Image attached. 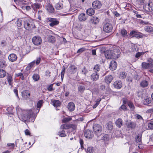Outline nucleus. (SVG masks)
I'll use <instances>...</instances> for the list:
<instances>
[{"instance_id":"f257e3e1","label":"nucleus","mask_w":153,"mask_h":153,"mask_svg":"<svg viewBox=\"0 0 153 153\" xmlns=\"http://www.w3.org/2000/svg\"><path fill=\"white\" fill-rule=\"evenodd\" d=\"M120 50L117 48H113L106 51L105 53L106 58L108 59H117L120 56Z\"/></svg>"},{"instance_id":"f03ea898","label":"nucleus","mask_w":153,"mask_h":153,"mask_svg":"<svg viewBox=\"0 0 153 153\" xmlns=\"http://www.w3.org/2000/svg\"><path fill=\"white\" fill-rule=\"evenodd\" d=\"M23 25L24 28L28 31L36 28L33 20L31 18H25L23 20Z\"/></svg>"},{"instance_id":"7ed1b4c3","label":"nucleus","mask_w":153,"mask_h":153,"mask_svg":"<svg viewBox=\"0 0 153 153\" xmlns=\"http://www.w3.org/2000/svg\"><path fill=\"white\" fill-rule=\"evenodd\" d=\"M93 129L95 134L97 137H98L101 135L102 128L101 125L95 124L93 126Z\"/></svg>"},{"instance_id":"20e7f679","label":"nucleus","mask_w":153,"mask_h":153,"mask_svg":"<svg viewBox=\"0 0 153 153\" xmlns=\"http://www.w3.org/2000/svg\"><path fill=\"white\" fill-rule=\"evenodd\" d=\"M92 7L96 10H98L101 8L102 6V2L99 0H95L92 3Z\"/></svg>"},{"instance_id":"39448f33","label":"nucleus","mask_w":153,"mask_h":153,"mask_svg":"<svg viewBox=\"0 0 153 153\" xmlns=\"http://www.w3.org/2000/svg\"><path fill=\"white\" fill-rule=\"evenodd\" d=\"M33 43L35 45H39L42 43V39L39 36H36L33 37L32 39Z\"/></svg>"},{"instance_id":"423d86ee","label":"nucleus","mask_w":153,"mask_h":153,"mask_svg":"<svg viewBox=\"0 0 153 153\" xmlns=\"http://www.w3.org/2000/svg\"><path fill=\"white\" fill-rule=\"evenodd\" d=\"M113 27L111 24L110 23H106L105 24L103 27L104 31L107 33H109L112 31Z\"/></svg>"},{"instance_id":"0eeeda50","label":"nucleus","mask_w":153,"mask_h":153,"mask_svg":"<svg viewBox=\"0 0 153 153\" xmlns=\"http://www.w3.org/2000/svg\"><path fill=\"white\" fill-rule=\"evenodd\" d=\"M48 22H50L49 25L51 27L57 25L59 23V22L56 18L49 17L47 19Z\"/></svg>"},{"instance_id":"6e6552de","label":"nucleus","mask_w":153,"mask_h":153,"mask_svg":"<svg viewBox=\"0 0 153 153\" xmlns=\"http://www.w3.org/2000/svg\"><path fill=\"white\" fill-rule=\"evenodd\" d=\"M32 114L30 113L27 114H22L20 117V119L22 121L26 122L29 121V119L31 117Z\"/></svg>"},{"instance_id":"1a4fd4ad","label":"nucleus","mask_w":153,"mask_h":153,"mask_svg":"<svg viewBox=\"0 0 153 153\" xmlns=\"http://www.w3.org/2000/svg\"><path fill=\"white\" fill-rule=\"evenodd\" d=\"M84 135L85 137L89 139H91L94 137L93 131L89 129H86L84 132Z\"/></svg>"},{"instance_id":"9d476101","label":"nucleus","mask_w":153,"mask_h":153,"mask_svg":"<svg viewBox=\"0 0 153 153\" xmlns=\"http://www.w3.org/2000/svg\"><path fill=\"white\" fill-rule=\"evenodd\" d=\"M141 66L142 69H148L153 68V64L148 62H143L142 63Z\"/></svg>"},{"instance_id":"9b49d317","label":"nucleus","mask_w":153,"mask_h":153,"mask_svg":"<svg viewBox=\"0 0 153 153\" xmlns=\"http://www.w3.org/2000/svg\"><path fill=\"white\" fill-rule=\"evenodd\" d=\"M77 70V67L75 65L71 64L69 68L68 71L69 74H75Z\"/></svg>"},{"instance_id":"f8f14e48","label":"nucleus","mask_w":153,"mask_h":153,"mask_svg":"<svg viewBox=\"0 0 153 153\" xmlns=\"http://www.w3.org/2000/svg\"><path fill=\"white\" fill-rule=\"evenodd\" d=\"M146 10L148 12L153 11V3L152 2H149L147 5H145L144 6Z\"/></svg>"},{"instance_id":"ddd939ff","label":"nucleus","mask_w":153,"mask_h":153,"mask_svg":"<svg viewBox=\"0 0 153 153\" xmlns=\"http://www.w3.org/2000/svg\"><path fill=\"white\" fill-rule=\"evenodd\" d=\"M30 95V94L29 91L27 90H24L22 92V97L25 99H29Z\"/></svg>"},{"instance_id":"4468645a","label":"nucleus","mask_w":153,"mask_h":153,"mask_svg":"<svg viewBox=\"0 0 153 153\" xmlns=\"http://www.w3.org/2000/svg\"><path fill=\"white\" fill-rule=\"evenodd\" d=\"M113 85L115 88L120 89L122 87L123 84L121 81L117 80L114 82Z\"/></svg>"},{"instance_id":"2eb2a0df","label":"nucleus","mask_w":153,"mask_h":153,"mask_svg":"<svg viewBox=\"0 0 153 153\" xmlns=\"http://www.w3.org/2000/svg\"><path fill=\"white\" fill-rule=\"evenodd\" d=\"M117 67V64L116 61L114 60L111 61L109 65V68L112 71L116 69Z\"/></svg>"},{"instance_id":"dca6fc26","label":"nucleus","mask_w":153,"mask_h":153,"mask_svg":"<svg viewBox=\"0 0 153 153\" xmlns=\"http://www.w3.org/2000/svg\"><path fill=\"white\" fill-rule=\"evenodd\" d=\"M8 58L10 61L14 62L17 60V56L16 54L12 53L9 55L8 56Z\"/></svg>"},{"instance_id":"f3484780","label":"nucleus","mask_w":153,"mask_h":153,"mask_svg":"<svg viewBox=\"0 0 153 153\" xmlns=\"http://www.w3.org/2000/svg\"><path fill=\"white\" fill-rule=\"evenodd\" d=\"M127 128L131 129H134L136 126V124L135 122L131 121L129 122L126 124Z\"/></svg>"},{"instance_id":"a211bd4d","label":"nucleus","mask_w":153,"mask_h":153,"mask_svg":"<svg viewBox=\"0 0 153 153\" xmlns=\"http://www.w3.org/2000/svg\"><path fill=\"white\" fill-rule=\"evenodd\" d=\"M46 8L48 11L50 13H53L54 12V9L51 4H48L46 6Z\"/></svg>"},{"instance_id":"6ab92c4d","label":"nucleus","mask_w":153,"mask_h":153,"mask_svg":"<svg viewBox=\"0 0 153 153\" xmlns=\"http://www.w3.org/2000/svg\"><path fill=\"white\" fill-rule=\"evenodd\" d=\"M113 79V77L111 75H108L106 76L104 79L105 82L108 84L109 85Z\"/></svg>"},{"instance_id":"aec40b11","label":"nucleus","mask_w":153,"mask_h":153,"mask_svg":"<svg viewBox=\"0 0 153 153\" xmlns=\"http://www.w3.org/2000/svg\"><path fill=\"white\" fill-rule=\"evenodd\" d=\"M152 100L149 97L145 96L143 100V104L145 105H148L151 102Z\"/></svg>"},{"instance_id":"412c9836","label":"nucleus","mask_w":153,"mask_h":153,"mask_svg":"<svg viewBox=\"0 0 153 153\" xmlns=\"http://www.w3.org/2000/svg\"><path fill=\"white\" fill-rule=\"evenodd\" d=\"M90 78L92 81H96L99 78V75L98 73H93L91 75Z\"/></svg>"},{"instance_id":"4be33fe9","label":"nucleus","mask_w":153,"mask_h":153,"mask_svg":"<svg viewBox=\"0 0 153 153\" xmlns=\"http://www.w3.org/2000/svg\"><path fill=\"white\" fill-rule=\"evenodd\" d=\"M100 21V19L97 17L93 16L91 19V23L93 25H96Z\"/></svg>"},{"instance_id":"5701e85b","label":"nucleus","mask_w":153,"mask_h":153,"mask_svg":"<svg viewBox=\"0 0 153 153\" xmlns=\"http://www.w3.org/2000/svg\"><path fill=\"white\" fill-rule=\"evenodd\" d=\"M75 106L74 104L72 102H69L68 105V108L69 110L70 111H72L75 109Z\"/></svg>"},{"instance_id":"b1692460","label":"nucleus","mask_w":153,"mask_h":153,"mask_svg":"<svg viewBox=\"0 0 153 153\" xmlns=\"http://www.w3.org/2000/svg\"><path fill=\"white\" fill-rule=\"evenodd\" d=\"M115 124L116 126L120 128L121 127L123 124V121L121 118H119L117 119Z\"/></svg>"},{"instance_id":"393cba45","label":"nucleus","mask_w":153,"mask_h":153,"mask_svg":"<svg viewBox=\"0 0 153 153\" xmlns=\"http://www.w3.org/2000/svg\"><path fill=\"white\" fill-rule=\"evenodd\" d=\"M120 33L121 36L123 37L126 38L128 36L127 30L124 29H122L120 30Z\"/></svg>"},{"instance_id":"a878e982","label":"nucleus","mask_w":153,"mask_h":153,"mask_svg":"<svg viewBox=\"0 0 153 153\" xmlns=\"http://www.w3.org/2000/svg\"><path fill=\"white\" fill-rule=\"evenodd\" d=\"M95 9L94 8H89L86 10L87 14L89 16L93 15L95 13Z\"/></svg>"},{"instance_id":"bb28decb","label":"nucleus","mask_w":153,"mask_h":153,"mask_svg":"<svg viewBox=\"0 0 153 153\" xmlns=\"http://www.w3.org/2000/svg\"><path fill=\"white\" fill-rule=\"evenodd\" d=\"M7 80L8 82L9 85L12 86L13 80V78L10 74H8L7 76Z\"/></svg>"},{"instance_id":"cd10ccee","label":"nucleus","mask_w":153,"mask_h":153,"mask_svg":"<svg viewBox=\"0 0 153 153\" xmlns=\"http://www.w3.org/2000/svg\"><path fill=\"white\" fill-rule=\"evenodd\" d=\"M31 7L34 11H37L38 9H39L42 7V5L40 4L39 3H34L31 5Z\"/></svg>"},{"instance_id":"c85d7f7f","label":"nucleus","mask_w":153,"mask_h":153,"mask_svg":"<svg viewBox=\"0 0 153 153\" xmlns=\"http://www.w3.org/2000/svg\"><path fill=\"white\" fill-rule=\"evenodd\" d=\"M100 65L99 64H97L94 66L93 71L94 72L97 73L100 71Z\"/></svg>"},{"instance_id":"c756f323","label":"nucleus","mask_w":153,"mask_h":153,"mask_svg":"<svg viewBox=\"0 0 153 153\" xmlns=\"http://www.w3.org/2000/svg\"><path fill=\"white\" fill-rule=\"evenodd\" d=\"M7 65L6 62L5 60L2 59H0V68H4Z\"/></svg>"},{"instance_id":"7c9ffc66","label":"nucleus","mask_w":153,"mask_h":153,"mask_svg":"<svg viewBox=\"0 0 153 153\" xmlns=\"http://www.w3.org/2000/svg\"><path fill=\"white\" fill-rule=\"evenodd\" d=\"M129 35L132 37H135L137 38L140 36V35L138 34L134 30L131 31L129 33Z\"/></svg>"},{"instance_id":"2f4dec72","label":"nucleus","mask_w":153,"mask_h":153,"mask_svg":"<svg viewBox=\"0 0 153 153\" xmlns=\"http://www.w3.org/2000/svg\"><path fill=\"white\" fill-rule=\"evenodd\" d=\"M78 19L80 21H85L86 19L85 14L84 13H82L80 14L79 16Z\"/></svg>"},{"instance_id":"473e14b6","label":"nucleus","mask_w":153,"mask_h":153,"mask_svg":"<svg viewBox=\"0 0 153 153\" xmlns=\"http://www.w3.org/2000/svg\"><path fill=\"white\" fill-rule=\"evenodd\" d=\"M15 77H20V78L22 80H24L25 79L23 74L21 72L15 74Z\"/></svg>"},{"instance_id":"72a5a7b5","label":"nucleus","mask_w":153,"mask_h":153,"mask_svg":"<svg viewBox=\"0 0 153 153\" xmlns=\"http://www.w3.org/2000/svg\"><path fill=\"white\" fill-rule=\"evenodd\" d=\"M106 128L109 130H111L113 128V123L112 122L109 121L106 124Z\"/></svg>"},{"instance_id":"f704fd0d","label":"nucleus","mask_w":153,"mask_h":153,"mask_svg":"<svg viewBox=\"0 0 153 153\" xmlns=\"http://www.w3.org/2000/svg\"><path fill=\"white\" fill-rule=\"evenodd\" d=\"M72 117H71L68 116L67 117H64L62 120V123H66L69 122L72 120Z\"/></svg>"},{"instance_id":"c9c22d12","label":"nucleus","mask_w":153,"mask_h":153,"mask_svg":"<svg viewBox=\"0 0 153 153\" xmlns=\"http://www.w3.org/2000/svg\"><path fill=\"white\" fill-rule=\"evenodd\" d=\"M85 88L84 84L79 85L78 87V91L80 93H82L85 90Z\"/></svg>"},{"instance_id":"e433bc0d","label":"nucleus","mask_w":153,"mask_h":153,"mask_svg":"<svg viewBox=\"0 0 153 153\" xmlns=\"http://www.w3.org/2000/svg\"><path fill=\"white\" fill-rule=\"evenodd\" d=\"M35 63V61L29 63L26 67V69L27 71L30 70L33 66Z\"/></svg>"},{"instance_id":"4c0bfd02","label":"nucleus","mask_w":153,"mask_h":153,"mask_svg":"<svg viewBox=\"0 0 153 153\" xmlns=\"http://www.w3.org/2000/svg\"><path fill=\"white\" fill-rule=\"evenodd\" d=\"M53 105L55 107L60 106L61 105V102L59 100H54L52 101Z\"/></svg>"},{"instance_id":"58836bf2","label":"nucleus","mask_w":153,"mask_h":153,"mask_svg":"<svg viewBox=\"0 0 153 153\" xmlns=\"http://www.w3.org/2000/svg\"><path fill=\"white\" fill-rule=\"evenodd\" d=\"M24 19L25 18H22V19H23L22 20L20 19H18L17 20L16 22V24L18 27H19L22 26V22L23 21V22Z\"/></svg>"},{"instance_id":"ea45409f","label":"nucleus","mask_w":153,"mask_h":153,"mask_svg":"<svg viewBox=\"0 0 153 153\" xmlns=\"http://www.w3.org/2000/svg\"><path fill=\"white\" fill-rule=\"evenodd\" d=\"M43 103L44 101L42 100H40L38 102L36 106L37 108L39 109V111L41 108L42 106Z\"/></svg>"},{"instance_id":"a19ab883","label":"nucleus","mask_w":153,"mask_h":153,"mask_svg":"<svg viewBox=\"0 0 153 153\" xmlns=\"http://www.w3.org/2000/svg\"><path fill=\"white\" fill-rule=\"evenodd\" d=\"M146 32L150 33L153 32V27L149 26H146L144 28Z\"/></svg>"},{"instance_id":"79ce46f5","label":"nucleus","mask_w":153,"mask_h":153,"mask_svg":"<svg viewBox=\"0 0 153 153\" xmlns=\"http://www.w3.org/2000/svg\"><path fill=\"white\" fill-rule=\"evenodd\" d=\"M128 106L129 107L131 110L133 111L135 109L134 106L132 102L129 101L128 104Z\"/></svg>"},{"instance_id":"37998d69","label":"nucleus","mask_w":153,"mask_h":153,"mask_svg":"<svg viewBox=\"0 0 153 153\" xmlns=\"http://www.w3.org/2000/svg\"><path fill=\"white\" fill-rule=\"evenodd\" d=\"M32 78L34 81H37L39 79L40 76L38 74H35L33 75Z\"/></svg>"},{"instance_id":"c03bdc74","label":"nucleus","mask_w":153,"mask_h":153,"mask_svg":"<svg viewBox=\"0 0 153 153\" xmlns=\"http://www.w3.org/2000/svg\"><path fill=\"white\" fill-rule=\"evenodd\" d=\"M77 124H71L69 123V129L72 128V131H73L77 129Z\"/></svg>"},{"instance_id":"a18cd8bd","label":"nucleus","mask_w":153,"mask_h":153,"mask_svg":"<svg viewBox=\"0 0 153 153\" xmlns=\"http://www.w3.org/2000/svg\"><path fill=\"white\" fill-rule=\"evenodd\" d=\"M140 85L141 87L143 88L146 87L148 86V83L146 80H143L141 82Z\"/></svg>"},{"instance_id":"49530a36","label":"nucleus","mask_w":153,"mask_h":153,"mask_svg":"<svg viewBox=\"0 0 153 153\" xmlns=\"http://www.w3.org/2000/svg\"><path fill=\"white\" fill-rule=\"evenodd\" d=\"M69 124H65L62 125L60 126V128L62 130L64 129H69Z\"/></svg>"},{"instance_id":"de8ad7c7","label":"nucleus","mask_w":153,"mask_h":153,"mask_svg":"<svg viewBox=\"0 0 153 153\" xmlns=\"http://www.w3.org/2000/svg\"><path fill=\"white\" fill-rule=\"evenodd\" d=\"M58 135L59 136L62 137H64L66 136V134L65 133V131L63 130L59 131Z\"/></svg>"},{"instance_id":"09e8293b","label":"nucleus","mask_w":153,"mask_h":153,"mask_svg":"<svg viewBox=\"0 0 153 153\" xmlns=\"http://www.w3.org/2000/svg\"><path fill=\"white\" fill-rule=\"evenodd\" d=\"M6 75V72L5 70L0 69V78H3Z\"/></svg>"},{"instance_id":"8fccbe9b","label":"nucleus","mask_w":153,"mask_h":153,"mask_svg":"<svg viewBox=\"0 0 153 153\" xmlns=\"http://www.w3.org/2000/svg\"><path fill=\"white\" fill-rule=\"evenodd\" d=\"M135 141L139 144L141 143V136L140 134H138L136 137Z\"/></svg>"},{"instance_id":"3c124183","label":"nucleus","mask_w":153,"mask_h":153,"mask_svg":"<svg viewBox=\"0 0 153 153\" xmlns=\"http://www.w3.org/2000/svg\"><path fill=\"white\" fill-rule=\"evenodd\" d=\"M65 69V67L64 66H63L61 73V77L62 81L64 77Z\"/></svg>"},{"instance_id":"603ef678","label":"nucleus","mask_w":153,"mask_h":153,"mask_svg":"<svg viewBox=\"0 0 153 153\" xmlns=\"http://www.w3.org/2000/svg\"><path fill=\"white\" fill-rule=\"evenodd\" d=\"M94 151V150L93 147H89L86 150V152L87 153H93Z\"/></svg>"},{"instance_id":"864d4df0","label":"nucleus","mask_w":153,"mask_h":153,"mask_svg":"<svg viewBox=\"0 0 153 153\" xmlns=\"http://www.w3.org/2000/svg\"><path fill=\"white\" fill-rule=\"evenodd\" d=\"M48 39L49 42H50L53 43L55 41V37L51 35L48 36Z\"/></svg>"},{"instance_id":"5fc2aeb1","label":"nucleus","mask_w":153,"mask_h":153,"mask_svg":"<svg viewBox=\"0 0 153 153\" xmlns=\"http://www.w3.org/2000/svg\"><path fill=\"white\" fill-rule=\"evenodd\" d=\"M126 74L124 72H121L119 75V78L121 79H124L126 78Z\"/></svg>"},{"instance_id":"6e6d98bb","label":"nucleus","mask_w":153,"mask_h":153,"mask_svg":"<svg viewBox=\"0 0 153 153\" xmlns=\"http://www.w3.org/2000/svg\"><path fill=\"white\" fill-rule=\"evenodd\" d=\"M109 137L108 135L107 134H105L102 137L101 139L105 141H107L109 140Z\"/></svg>"},{"instance_id":"4d7b16f0","label":"nucleus","mask_w":153,"mask_h":153,"mask_svg":"<svg viewBox=\"0 0 153 153\" xmlns=\"http://www.w3.org/2000/svg\"><path fill=\"white\" fill-rule=\"evenodd\" d=\"M88 72V71L86 69L85 67H84L83 69H82V70L80 72L81 74H84L86 75L87 73Z\"/></svg>"},{"instance_id":"13d9d810","label":"nucleus","mask_w":153,"mask_h":153,"mask_svg":"<svg viewBox=\"0 0 153 153\" xmlns=\"http://www.w3.org/2000/svg\"><path fill=\"white\" fill-rule=\"evenodd\" d=\"M148 127L149 129L153 130V121H151L148 123Z\"/></svg>"},{"instance_id":"bf43d9fd","label":"nucleus","mask_w":153,"mask_h":153,"mask_svg":"<svg viewBox=\"0 0 153 153\" xmlns=\"http://www.w3.org/2000/svg\"><path fill=\"white\" fill-rule=\"evenodd\" d=\"M38 19L39 20H41V16H43L44 13L42 10H39L38 12Z\"/></svg>"},{"instance_id":"052dcab7","label":"nucleus","mask_w":153,"mask_h":153,"mask_svg":"<svg viewBox=\"0 0 153 153\" xmlns=\"http://www.w3.org/2000/svg\"><path fill=\"white\" fill-rule=\"evenodd\" d=\"M55 83L51 84L48 87L47 89L48 91H51L54 90V88H53V85Z\"/></svg>"},{"instance_id":"680f3d73","label":"nucleus","mask_w":153,"mask_h":153,"mask_svg":"<svg viewBox=\"0 0 153 153\" xmlns=\"http://www.w3.org/2000/svg\"><path fill=\"white\" fill-rule=\"evenodd\" d=\"M101 100V99L100 98H99L96 100V103L93 106L94 108H96L99 105Z\"/></svg>"},{"instance_id":"e2e57ef3","label":"nucleus","mask_w":153,"mask_h":153,"mask_svg":"<svg viewBox=\"0 0 153 153\" xmlns=\"http://www.w3.org/2000/svg\"><path fill=\"white\" fill-rule=\"evenodd\" d=\"M135 118L136 120H143V117L141 115L138 114H137L135 115Z\"/></svg>"},{"instance_id":"0e129e2a","label":"nucleus","mask_w":153,"mask_h":153,"mask_svg":"<svg viewBox=\"0 0 153 153\" xmlns=\"http://www.w3.org/2000/svg\"><path fill=\"white\" fill-rule=\"evenodd\" d=\"M125 104H123L120 108V110H122L124 111H126L127 110V108L126 106L125 105Z\"/></svg>"},{"instance_id":"69168bd1","label":"nucleus","mask_w":153,"mask_h":153,"mask_svg":"<svg viewBox=\"0 0 153 153\" xmlns=\"http://www.w3.org/2000/svg\"><path fill=\"white\" fill-rule=\"evenodd\" d=\"M7 145L8 146L10 147V149H13L15 147V145L13 143H8Z\"/></svg>"},{"instance_id":"338daca9","label":"nucleus","mask_w":153,"mask_h":153,"mask_svg":"<svg viewBox=\"0 0 153 153\" xmlns=\"http://www.w3.org/2000/svg\"><path fill=\"white\" fill-rule=\"evenodd\" d=\"M55 7L57 10H60L62 8L60 4L59 3H57L56 4Z\"/></svg>"},{"instance_id":"774afa93","label":"nucleus","mask_w":153,"mask_h":153,"mask_svg":"<svg viewBox=\"0 0 153 153\" xmlns=\"http://www.w3.org/2000/svg\"><path fill=\"white\" fill-rule=\"evenodd\" d=\"M123 101V103L124 104H126V103L128 104V102L129 101H128L127 98H123L122 99Z\"/></svg>"}]
</instances>
